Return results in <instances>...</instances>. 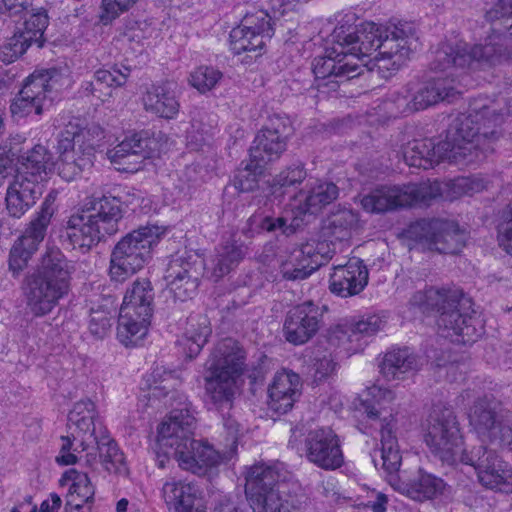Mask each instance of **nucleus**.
I'll return each mask as SVG.
<instances>
[{"instance_id":"1","label":"nucleus","mask_w":512,"mask_h":512,"mask_svg":"<svg viewBox=\"0 0 512 512\" xmlns=\"http://www.w3.org/2000/svg\"><path fill=\"white\" fill-rule=\"evenodd\" d=\"M510 110L503 99H474L465 113L449 125L446 137L435 144L431 139H414L402 147L408 166L429 169L443 160L469 165L484 160L493 151L501 126Z\"/></svg>"},{"instance_id":"2","label":"nucleus","mask_w":512,"mask_h":512,"mask_svg":"<svg viewBox=\"0 0 512 512\" xmlns=\"http://www.w3.org/2000/svg\"><path fill=\"white\" fill-rule=\"evenodd\" d=\"M335 44L346 49L355 47V62L367 66L365 58H372L373 66L383 78L390 77L409 58L417 48L416 28L414 23L399 21L387 26L366 22L358 30L352 26L336 27L332 34Z\"/></svg>"},{"instance_id":"3","label":"nucleus","mask_w":512,"mask_h":512,"mask_svg":"<svg viewBox=\"0 0 512 512\" xmlns=\"http://www.w3.org/2000/svg\"><path fill=\"white\" fill-rule=\"evenodd\" d=\"M486 19L499 22V27L493 28L495 32L484 43L470 47L461 41L442 42L434 52L433 68L448 71L452 77H462L508 62L511 54L501 30L512 36V0H499L487 11Z\"/></svg>"},{"instance_id":"4","label":"nucleus","mask_w":512,"mask_h":512,"mask_svg":"<svg viewBox=\"0 0 512 512\" xmlns=\"http://www.w3.org/2000/svg\"><path fill=\"white\" fill-rule=\"evenodd\" d=\"M410 304L437 312L439 333L453 343L471 344L483 334L482 321L471 308V300L457 290L429 287L414 293Z\"/></svg>"},{"instance_id":"5","label":"nucleus","mask_w":512,"mask_h":512,"mask_svg":"<svg viewBox=\"0 0 512 512\" xmlns=\"http://www.w3.org/2000/svg\"><path fill=\"white\" fill-rule=\"evenodd\" d=\"M72 266L56 246H47L37 266L23 281L27 308L37 317L45 316L68 296L71 289Z\"/></svg>"},{"instance_id":"6","label":"nucleus","mask_w":512,"mask_h":512,"mask_svg":"<svg viewBox=\"0 0 512 512\" xmlns=\"http://www.w3.org/2000/svg\"><path fill=\"white\" fill-rule=\"evenodd\" d=\"M246 355L232 338L219 341L206 362V401L216 410L231 409L237 393V380L245 370Z\"/></svg>"},{"instance_id":"7","label":"nucleus","mask_w":512,"mask_h":512,"mask_svg":"<svg viewBox=\"0 0 512 512\" xmlns=\"http://www.w3.org/2000/svg\"><path fill=\"white\" fill-rule=\"evenodd\" d=\"M51 171H56L50 154L41 144L22 153L20 166L9 182L5 195V208L10 217L20 219L43 193V182Z\"/></svg>"},{"instance_id":"8","label":"nucleus","mask_w":512,"mask_h":512,"mask_svg":"<svg viewBox=\"0 0 512 512\" xmlns=\"http://www.w3.org/2000/svg\"><path fill=\"white\" fill-rule=\"evenodd\" d=\"M370 456L375 468L382 469L387 474L389 484L412 500L419 502L430 500L442 494L444 490L445 483L442 479L424 473L422 470H419L417 477L409 482L397 476L402 457L391 423L383 426L382 446L374 448Z\"/></svg>"},{"instance_id":"9","label":"nucleus","mask_w":512,"mask_h":512,"mask_svg":"<svg viewBox=\"0 0 512 512\" xmlns=\"http://www.w3.org/2000/svg\"><path fill=\"white\" fill-rule=\"evenodd\" d=\"M122 217L119 198L104 195L95 199L87 211L70 216L66 226L67 238L73 248L88 251L106 236L117 233Z\"/></svg>"},{"instance_id":"10","label":"nucleus","mask_w":512,"mask_h":512,"mask_svg":"<svg viewBox=\"0 0 512 512\" xmlns=\"http://www.w3.org/2000/svg\"><path fill=\"white\" fill-rule=\"evenodd\" d=\"M104 130L96 123L83 128L69 124L59 135L58 159L53 162L58 175L65 181L75 180L93 165L95 151L104 139Z\"/></svg>"},{"instance_id":"11","label":"nucleus","mask_w":512,"mask_h":512,"mask_svg":"<svg viewBox=\"0 0 512 512\" xmlns=\"http://www.w3.org/2000/svg\"><path fill=\"white\" fill-rule=\"evenodd\" d=\"M165 232L163 226L148 224L122 237L110 255L111 279L124 282L143 269L152 257L153 248L158 245Z\"/></svg>"},{"instance_id":"12","label":"nucleus","mask_w":512,"mask_h":512,"mask_svg":"<svg viewBox=\"0 0 512 512\" xmlns=\"http://www.w3.org/2000/svg\"><path fill=\"white\" fill-rule=\"evenodd\" d=\"M423 439L430 453L443 464L454 466L462 463L464 453L460 424L453 409L445 404L433 405L422 424Z\"/></svg>"},{"instance_id":"13","label":"nucleus","mask_w":512,"mask_h":512,"mask_svg":"<svg viewBox=\"0 0 512 512\" xmlns=\"http://www.w3.org/2000/svg\"><path fill=\"white\" fill-rule=\"evenodd\" d=\"M245 494L253 512H300L279 491L278 465L257 463L248 468Z\"/></svg>"},{"instance_id":"14","label":"nucleus","mask_w":512,"mask_h":512,"mask_svg":"<svg viewBox=\"0 0 512 512\" xmlns=\"http://www.w3.org/2000/svg\"><path fill=\"white\" fill-rule=\"evenodd\" d=\"M70 84L68 74L58 69L34 72L10 105L13 116L23 118L32 114L41 115L46 100Z\"/></svg>"},{"instance_id":"15","label":"nucleus","mask_w":512,"mask_h":512,"mask_svg":"<svg viewBox=\"0 0 512 512\" xmlns=\"http://www.w3.org/2000/svg\"><path fill=\"white\" fill-rule=\"evenodd\" d=\"M56 194L50 192L42 202L36 216L31 220L24 233L12 244L8 255V270L18 278L27 268L29 261L44 240L51 218L56 210Z\"/></svg>"},{"instance_id":"16","label":"nucleus","mask_w":512,"mask_h":512,"mask_svg":"<svg viewBox=\"0 0 512 512\" xmlns=\"http://www.w3.org/2000/svg\"><path fill=\"white\" fill-rule=\"evenodd\" d=\"M355 47L346 49L336 44L324 56H318L313 61V73L318 88L331 85L335 89L344 81L358 77L363 72V65L355 62Z\"/></svg>"},{"instance_id":"17","label":"nucleus","mask_w":512,"mask_h":512,"mask_svg":"<svg viewBox=\"0 0 512 512\" xmlns=\"http://www.w3.org/2000/svg\"><path fill=\"white\" fill-rule=\"evenodd\" d=\"M462 464L474 467L484 487L506 493L512 491V467L494 450L484 445L473 446L464 453Z\"/></svg>"},{"instance_id":"18","label":"nucleus","mask_w":512,"mask_h":512,"mask_svg":"<svg viewBox=\"0 0 512 512\" xmlns=\"http://www.w3.org/2000/svg\"><path fill=\"white\" fill-rule=\"evenodd\" d=\"M408 233L415 240L425 243L430 250L456 254L465 244V233L457 223L449 220H420L411 225Z\"/></svg>"},{"instance_id":"19","label":"nucleus","mask_w":512,"mask_h":512,"mask_svg":"<svg viewBox=\"0 0 512 512\" xmlns=\"http://www.w3.org/2000/svg\"><path fill=\"white\" fill-rule=\"evenodd\" d=\"M432 64L433 60L430 63L433 71L445 76L431 78L418 87L409 89L411 98L406 105L409 112L424 110L441 101L452 102L461 93L458 89L461 77H452L448 71L434 69Z\"/></svg>"},{"instance_id":"20","label":"nucleus","mask_w":512,"mask_h":512,"mask_svg":"<svg viewBox=\"0 0 512 512\" xmlns=\"http://www.w3.org/2000/svg\"><path fill=\"white\" fill-rule=\"evenodd\" d=\"M305 455L315 466L331 471L344 463L341 440L329 427L311 430L305 438Z\"/></svg>"},{"instance_id":"21","label":"nucleus","mask_w":512,"mask_h":512,"mask_svg":"<svg viewBox=\"0 0 512 512\" xmlns=\"http://www.w3.org/2000/svg\"><path fill=\"white\" fill-rule=\"evenodd\" d=\"M324 307L305 301L291 308L285 317L283 333L293 345H303L311 340L323 323Z\"/></svg>"},{"instance_id":"22","label":"nucleus","mask_w":512,"mask_h":512,"mask_svg":"<svg viewBox=\"0 0 512 512\" xmlns=\"http://www.w3.org/2000/svg\"><path fill=\"white\" fill-rule=\"evenodd\" d=\"M270 16L260 12L256 15H247L242 25L233 28L230 33V49L234 54L242 52H256L265 45V40L273 36Z\"/></svg>"},{"instance_id":"23","label":"nucleus","mask_w":512,"mask_h":512,"mask_svg":"<svg viewBox=\"0 0 512 512\" xmlns=\"http://www.w3.org/2000/svg\"><path fill=\"white\" fill-rule=\"evenodd\" d=\"M196 419L190 403L181 408H174L158 428V444L161 448H169L172 453L178 445L192 438Z\"/></svg>"},{"instance_id":"24","label":"nucleus","mask_w":512,"mask_h":512,"mask_svg":"<svg viewBox=\"0 0 512 512\" xmlns=\"http://www.w3.org/2000/svg\"><path fill=\"white\" fill-rule=\"evenodd\" d=\"M68 426L74 441H78L82 451L93 446L100 429L106 428L99 418L96 405L89 399L76 402L68 414Z\"/></svg>"},{"instance_id":"25","label":"nucleus","mask_w":512,"mask_h":512,"mask_svg":"<svg viewBox=\"0 0 512 512\" xmlns=\"http://www.w3.org/2000/svg\"><path fill=\"white\" fill-rule=\"evenodd\" d=\"M469 425L482 440H490L499 433L504 421L503 407L492 394L478 396L468 411Z\"/></svg>"},{"instance_id":"26","label":"nucleus","mask_w":512,"mask_h":512,"mask_svg":"<svg viewBox=\"0 0 512 512\" xmlns=\"http://www.w3.org/2000/svg\"><path fill=\"white\" fill-rule=\"evenodd\" d=\"M171 454L182 469L198 475H204L209 468L221 462L220 453L212 445L207 441L193 438L178 445Z\"/></svg>"},{"instance_id":"27","label":"nucleus","mask_w":512,"mask_h":512,"mask_svg":"<svg viewBox=\"0 0 512 512\" xmlns=\"http://www.w3.org/2000/svg\"><path fill=\"white\" fill-rule=\"evenodd\" d=\"M288 127L280 117H272L256 135L250 156L264 163L280 157L286 150Z\"/></svg>"},{"instance_id":"28","label":"nucleus","mask_w":512,"mask_h":512,"mask_svg":"<svg viewBox=\"0 0 512 512\" xmlns=\"http://www.w3.org/2000/svg\"><path fill=\"white\" fill-rule=\"evenodd\" d=\"M368 269L360 259H351L345 265L335 266L330 275V291L346 298L359 294L368 284Z\"/></svg>"},{"instance_id":"29","label":"nucleus","mask_w":512,"mask_h":512,"mask_svg":"<svg viewBox=\"0 0 512 512\" xmlns=\"http://www.w3.org/2000/svg\"><path fill=\"white\" fill-rule=\"evenodd\" d=\"M301 386L298 374L287 370L277 372L268 387V408L278 414H286L300 397Z\"/></svg>"},{"instance_id":"30","label":"nucleus","mask_w":512,"mask_h":512,"mask_svg":"<svg viewBox=\"0 0 512 512\" xmlns=\"http://www.w3.org/2000/svg\"><path fill=\"white\" fill-rule=\"evenodd\" d=\"M164 279L169 292L179 301L192 298L199 286V273L194 265L180 257L169 262Z\"/></svg>"},{"instance_id":"31","label":"nucleus","mask_w":512,"mask_h":512,"mask_svg":"<svg viewBox=\"0 0 512 512\" xmlns=\"http://www.w3.org/2000/svg\"><path fill=\"white\" fill-rule=\"evenodd\" d=\"M181 93L172 82H163L152 85L143 96L144 108L157 117L176 119L181 108Z\"/></svg>"},{"instance_id":"32","label":"nucleus","mask_w":512,"mask_h":512,"mask_svg":"<svg viewBox=\"0 0 512 512\" xmlns=\"http://www.w3.org/2000/svg\"><path fill=\"white\" fill-rule=\"evenodd\" d=\"M395 399V394L392 390L384 388L379 385H373L367 388L364 393V398L361 400V407L368 421L371 425L377 424L380 428V435L382 436V428L386 424L391 423L393 427V435H395L396 421L391 413L388 416H383V411L387 405L392 403ZM382 446V438L380 439V447Z\"/></svg>"},{"instance_id":"33","label":"nucleus","mask_w":512,"mask_h":512,"mask_svg":"<svg viewBox=\"0 0 512 512\" xmlns=\"http://www.w3.org/2000/svg\"><path fill=\"white\" fill-rule=\"evenodd\" d=\"M47 26L48 16L44 10H38L37 12L28 10V13L25 14L23 28L9 39L8 46L13 55L23 54L32 43L38 42Z\"/></svg>"},{"instance_id":"34","label":"nucleus","mask_w":512,"mask_h":512,"mask_svg":"<svg viewBox=\"0 0 512 512\" xmlns=\"http://www.w3.org/2000/svg\"><path fill=\"white\" fill-rule=\"evenodd\" d=\"M359 221L358 214L351 209L343 208L332 212L323 221L321 237L329 241L343 243L348 241Z\"/></svg>"},{"instance_id":"35","label":"nucleus","mask_w":512,"mask_h":512,"mask_svg":"<svg viewBox=\"0 0 512 512\" xmlns=\"http://www.w3.org/2000/svg\"><path fill=\"white\" fill-rule=\"evenodd\" d=\"M196 488L191 483L171 479L162 487V496L171 512H197L194 508Z\"/></svg>"},{"instance_id":"36","label":"nucleus","mask_w":512,"mask_h":512,"mask_svg":"<svg viewBox=\"0 0 512 512\" xmlns=\"http://www.w3.org/2000/svg\"><path fill=\"white\" fill-rule=\"evenodd\" d=\"M211 332L210 322L206 316H190L185 333L178 340L183 353L190 359L196 357L207 343Z\"/></svg>"},{"instance_id":"37","label":"nucleus","mask_w":512,"mask_h":512,"mask_svg":"<svg viewBox=\"0 0 512 512\" xmlns=\"http://www.w3.org/2000/svg\"><path fill=\"white\" fill-rule=\"evenodd\" d=\"M402 186H382L374 189L360 200L362 208L369 213H383L398 207H405Z\"/></svg>"},{"instance_id":"38","label":"nucleus","mask_w":512,"mask_h":512,"mask_svg":"<svg viewBox=\"0 0 512 512\" xmlns=\"http://www.w3.org/2000/svg\"><path fill=\"white\" fill-rule=\"evenodd\" d=\"M153 299L154 293L150 281L137 279L127 290L120 310L125 313H137V316H142L143 319L151 318Z\"/></svg>"},{"instance_id":"39","label":"nucleus","mask_w":512,"mask_h":512,"mask_svg":"<svg viewBox=\"0 0 512 512\" xmlns=\"http://www.w3.org/2000/svg\"><path fill=\"white\" fill-rule=\"evenodd\" d=\"M417 369V357L408 348L388 351L380 365V372L388 381L403 379L405 374Z\"/></svg>"},{"instance_id":"40","label":"nucleus","mask_w":512,"mask_h":512,"mask_svg":"<svg viewBox=\"0 0 512 512\" xmlns=\"http://www.w3.org/2000/svg\"><path fill=\"white\" fill-rule=\"evenodd\" d=\"M156 146V141L149 138L147 133H137L124 139L113 150L109 151V157L114 163H121L123 159L130 156L146 159L153 156Z\"/></svg>"},{"instance_id":"41","label":"nucleus","mask_w":512,"mask_h":512,"mask_svg":"<svg viewBox=\"0 0 512 512\" xmlns=\"http://www.w3.org/2000/svg\"><path fill=\"white\" fill-rule=\"evenodd\" d=\"M63 478L72 482L66 500L67 512L80 510L84 504L93 501L95 489L87 474L70 469L64 473Z\"/></svg>"},{"instance_id":"42","label":"nucleus","mask_w":512,"mask_h":512,"mask_svg":"<svg viewBox=\"0 0 512 512\" xmlns=\"http://www.w3.org/2000/svg\"><path fill=\"white\" fill-rule=\"evenodd\" d=\"M336 252V243L329 241L328 238H311L302 244L300 249L296 250V256L302 257L308 264L312 272L320 266L327 263Z\"/></svg>"},{"instance_id":"43","label":"nucleus","mask_w":512,"mask_h":512,"mask_svg":"<svg viewBox=\"0 0 512 512\" xmlns=\"http://www.w3.org/2000/svg\"><path fill=\"white\" fill-rule=\"evenodd\" d=\"M137 316V313H125L120 310L117 337L125 346L135 345L148 331L150 318Z\"/></svg>"},{"instance_id":"44","label":"nucleus","mask_w":512,"mask_h":512,"mask_svg":"<svg viewBox=\"0 0 512 512\" xmlns=\"http://www.w3.org/2000/svg\"><path fill=\"white\" fill-rule=\"evenodd\" d=\"M339 195L338 187L332 182H318L307 191L301 210L304 213L317 214L332 203Z\"/></svg>"},{"instance_id":"45","label":"nucleus","mask_w":512,"mask_h":512,"mask_svg":"<svg viewBox=\"0 0 512 512\" xmlns=\"http://www.w3.org/2000/svg\"><path fill=\"white\" fill-rule=\"evenodd\" d=\"M94 448L98 450L100 462L107 471L116 472L124 465V454L117 443L111 439L106 428L100 429V435L89 449Z\"/></svg>"},{"instance_id":"46","label":"nucleus","mask_w":512,"mask_h":512,"mask_svg":"<svg viewBox=\"0 0 512 512\" xmlns=\"http://www.w3.org/2000/svg\"><path fill=\"white\" fill-rule=\"evenodd\" d=\"M243 258L241 246L235 243L221 244L216 248L214 258L211 261L212 276L219 280L236 267Z\"/></svg>"},{"instance_id":"47","label":"nucleus","mask_w":512,"mask_h":512,"mask_svg":"<svg viewBox=\"0 0 512 512\" xmlns=\"http://www.w3.org/2000/svg\"><path fill=\"white\" fill-rule=\"evenodd\" d=\"M404 203L406 206L414 204H428L431 200L442 195L441 185L437 181L421 183H409L402 185Z\"/></svg>"},{"instance_id":"48","label":"nucleus","mask_w":512,"mask_h":512,"mask_svg":"<svg viewBox=\"0 0 512 512\" xmlns=\"http://www.w3.org/2000/svg\"><path fill=\"white\" fill-rule=\"evenodd\" d=\"M208 114L196 109L192 112L190 128L187 130V144L197 150L204 145L212 135L213 125L208 123Z\"/></svg>"},{"instance_id":"49","label":"nucleus","mask_w":512,"mask_h":512,"mask_svg":"<svg viewBox=\"0 0 512 512\" xmlns=\"http://www.w3.org/2000/svg\"><path fill=\"white\" fill-rule=\"evenodd\" d=\"M266 163L250 156L243 167L238 168L234 176V186L241 192L252 191L258 183L259 176L263 173Z\"/></svg>"},{"instance_id":"50","label":"nucleus","mask_w":512,"mask_h":512,"mask_svg":"<svg viewBox=\"0 0 512 512\" xmlns=\"http://www.w3.org/2000/svg\"><path fill=\"white\" fill-rule=\"evenodd\" d=\"M150 28L146 22L125 18L117 28V39L129 44H141L148 36Z\"/></svg>"},{"instance_id":"51","label":"nucleus","mask_w":512,"mask_h":512,"mask_svg":"<svg viewBox=\"0 0 512 512\" xmlns=\"http://www.w3.org/2000/svg\"><path fill=\"white\" fill-rule=\"evenodd\" d=\"M222 72L211 66H200L188 78L189 84L200 93L212 90L222 78Z\"/></svg>"},{"instance_id":"52","label":"nucleus","mask_w":512,"mask_h":512,"mask_svg":"<svg viewBox=\"0 0 512 512\" xmlns=\"http://www.w3.org/2000/svg\"><path fill=\"white\" fill-rule=\"evenodd\" d=\"M337 363L331 352L327 350H317L312 358V367L314 382L318 383L328 379L336 370Z\"/></svg>"},{"instance_id":"53","label":"nucleus","mask_w":512,"mask_h":512,"mask_svg":"<svg viewBox=\"0 0 512 512\" xmlns=\"http://www.w3.org/2000/svg\"><path fill=\"white\" fill-rule=\"evenodd\" d=\"M330 341L337 345L346 346V349L349 351H356L361 346L352 321H343L332 327L330 330Z\"/></svg>"},{"instance_id":"54","label":"nucleus","mask_w":512,"mask_h":512,"mask_svg":"<svg viewBox=\"0 0 512 512\" xmlns=\"http://www.w3.org/2000/svg\"><path fill=\"white\" fill-rule=\"evenodd\" d=\"M280 273L287 280H303L309 277L313 272L309 264L302 258L296 256V250L289 258L281 263Z\"/></svg>"},{"instance_id":"55","label":"nucleus","mask_w":512,"mask_h":512,"mask_svg":"<svg viewBox=\"0 0 512 512\" xmlns=\"http://www.w3.org/2000/svg\"><path fill=\"white\" fill-rule=\"evenodd\" d=\"M138 0H102L99 21L103 25L111 24L121 14L127 12Z\"/></svg>"},{"instance_id":"56","label":"nucleus","mask_w":512,"mask_h":512,"mask_svg":"<svg viewBox=\"0 0 512 512\" xmlns=\"http://www.w3.org/2000/svg\"><path fill=\"white\" fill-rule=\"evenodd\" d=\"M487 185L488 181L480 175L459 177L452 181L451 191L455 197L473 195L486 189Z\"/></svg>"},{"instance_id":"57","label":"nucleus","mask_w":512,"mask_h":512,"mask_svg":"<svg viewBox=\"0 0 512 512\" xmlns=\"http://www.w3.org/2000/svg\"><path fill=\"white\" fill-rule=\"evenodd\" d=\"M306 176V170L301 163L293 164L287 167L273 179V188H275L273 193H276L277 187L284 188L300 184L303 182Z\"/></svg>"},{"instance_id":"58","label":"nucleus","mask_w":512,"mask_h":512,"mask_svg":"<svg viewBox=\"0 0 512 512\" xmlns=\"http://www.w3.org/2000/svg\"><path fill=\"white\" fill-rule=\"evenodd\" d=\"M129 74V69L124 68V71L113 67L111 70L99 69L95 72L94 78L96 84L100 86L106 87L107 91H111L112 87H121L123 86Z\"/></svg>"},{"instance_id":"59","label":"nucleus","mask_w":512,"mask_h":512,"mask_svg":"<svg viewBox=\"0 0 512 512\" xmlns=\"http://www.w3.org/2000/svg\"><path fill=\"white\" fill-rule=\"evenodd\" d=\"M112 315L111 312L104 308H91L90 319H89V330L90 332L99 337H104L112 326Z\"/></svg>"},{"instance_id":"60","label":"nucleus","mask_w":512,"mask_h":512,"mask_svg":"<svg viewBox=\"0 0 512 512\" xmlns=\"http://www.w3.org/2000/svg\"><path fill=\"white\" fill-rule=\"evenodd\" d=\"M500 247L512 256V202L503 210L498 225Z\"/></svg>"},{"instance_id":"61","label":"nucleus","mask_w":512,"mask_h":512,"mask_svg":"<svg viewBox=\"0 0 512 512\" xmlns=\"http://www.w3.org/2000/svg\"><path fill=\"white\" fill-rule=\"evenodd\" d=\"M355 333L360 341L364 337L375 335L378 331L382 330L386 324L383 317L379 315H367L358 321H352Z\"/></svg>"},{"instance_id":"62","label":"nucleus","mask_w":512,"mask_h":512,"mask_svg":"<svg viewBox=\"0 0 512 512\" xmlns=\"http://www.w3.org/2000/svg\"><path fill=\"white\" fill-rule=\"evenodd\" d=\"M21 150L16 146H11L6 149V147L0 148V187L3 186L6 178L13 170V162L15 159L20 163Z\"/></svg>"},{"instance_id":"63","label":"nucleus","mask_w":512,"mask_h":512,"mask_svg":"<svg viewBox=\"0 0 512 512\" xmlns=\"http://www.w3.org/2000/svg\"><path fill=\"white\" fill-rule=\"evenodd\" d=\"M260 228L267 232L281 231L282 234L291 235L295 232V226L288 224L283 217H264L260 222Z\"/></svg>"},{"instance_id":"64","label":"nucleus","mask_w":512,"mask_h":512,"mask_svg":"<svg viewBox=\"0 0 512 512\" xmlns=\"http://www.w3.org/2000/svg\"><path fill=\"white\" fill-rule=\"evenodd\" d=\"M2 2L0 14L8 17L18 16L22 13L27 14L32 5V0H2Z\"/></svg>"}]
</instances>
